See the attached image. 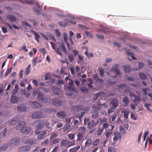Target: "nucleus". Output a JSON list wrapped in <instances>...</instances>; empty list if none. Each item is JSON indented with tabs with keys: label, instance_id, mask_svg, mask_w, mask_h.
Wrapping results in <instances>:
<instances>
[{
	"label": "nucleus",
	"instance_id": "f257e3e1",
	"mask_svg": "<svg viewBox=\"0 0 152 152\" xmlns=\"http://www.w3.org/2000/svg\"><path fill=\"white\" fill-rule=\"evenodd\" d=\"M81 107L80 106L75 105L71 109V111L72 110H75L76 109H77V114L76 116L80 121L82 117L85 114V113L88 111L86 108H81Z\"/></svg>",
	"mask_w": 152,
	"mask_h": 152
},
{
	"label": "nucleus",
	"instance_id": "f03ea898",
	"mask_svg": "<svg viewBox=\"0 0 152 152\" xmlns=\"http://www.w3.org/2000/svg\"><path fill=\"white\" fill-rule=\"evenodd\" d=\"M119 66V64H116L111 68L110 71L111 73H114V75L111 76L113 77H118L120 74V72L118 69Z\"/></svg>",
	"mask_w": 152,
	"mask_h": 152
},
{
	"label": "nucleus",
	"instance_id": "7ed1b4c3",
	"mask_svg": "<svg viewBox=\"0 0 152 152\" xmlns=\"http://www.w3.org/2000/svg\"><path fill=\"white\" fill-rule=\"evenodd\" d=\"M20 139L17 137H15L11 139L9 142L8 144L10 147L13 148L19 145Z\"/></svg>",
	"mask_w": 152,
	"mask_h": 152
},
{
	"label": "nucleus",
	"instance_id": "20e7f679",
	"mask_svg": "<svg viewBox=\"0 0 152 152\" xmlns=\"http://www.w3.org/2000/svg\"><path fill=\"white\" fill-rule=\"evenodd\" d=\"M35 133L37 136V139L39 140L42 139L45 137L47 134L46 130L39 131L36 130L35 131Z\"/></svg>",
	"mask_w": 152,
	"mask_h": 152
},
{
	"label": "nucleus",
	"instance_id": "39448f33",
	"mask_svg": "<svg viewBox=\"0 0 152 152\" xmlns=\"http://www.w3.org/2000/svg\"><path fill=\"white\" fill-rule=\"evenodd\" d=\"M39 101L42 103H46L48 101V99L45 96L42 92H39L37 97Z\"/></svg>",
	"mask_w": 152,
	"mask_h": 152
},
{
	"label": "nucleus",
	"instance_id": "423d86ee",
	"mask_svg": "<svg viewBox=\"0 0 152 152\" xmlns=\"http://www.w3.org/2000/svg\"><path fill=\"white\" fill-rule=\"evenodd\" d=\"M75 143V140H73L72 141L70 142L68 140H64L61 142L60 145L61 147L70 146L73 145Z\"/></svg>",
	"mask_w": 152,
	"mask_h": 152
},
{
	"label": "nucleus",
	"instance_id": "0eeeda50",
	"mask_svg": "<svg viewBox=\"0 0 152 152\" xmlns=\"http://www.w3.org/2000/svg\"><path fill=\"white\" fill-rule=\"evenodd\" d=\"M31 116L33 118L38 119L41 118L43 116V113L40 111H37L33 113Z\"/></svg>",
	"mask_w": 152,
	"mask_h": 152
},
{
	"label": "nucleus",
	"instance_id": "6e6552de",
	"mask_svg": "<svg viewBox=\"0 0 152 152\" xmlns=\"http://www.w3.org/2000/svg\"><path fill=\"white\" fill-rule=\"evenodd\" d=\"M31 130V128L29 127L23 126L21 129L20 132L24 135L28 134L30 133Z\"/></svg>",
	"mask_w": 152,
	"mask_h": 152
},
{
	"label": "nucleus",
	"instance_id": "1a4fd4ad",
	"mask_svg": "<svg viewBox=\"0 0 152 152\" xmlns=\"http://www.w3.org/2000/svg\"><path fill=\"white\" fill-rule=\"evenodd\" d=\"M119 101L117 98H113L111 100L109 103V105L112 107L116 108L118 106Z\"/></svg>",
	"mask_w": 152,
	"mask_h": 152
},
{
	"label": "nucleus",
	"instance_id": "9d476101",
	"mask_svg": "<svg viewBox=\"0 0 152 152\" xmlns=\"http://www.w3.org/2000/svg\"><path fill=\"white\" fill-rule=\"evenodd\" d=\"M38 141L36 139H34L33 138H29L25 141L24 143L25 144H28L31 145L37 144Z\"/></svg>",
	"mask_w": 152,
	"mask_h": 152
},
{
	"label": "nucleus",
	"instance_id": "9b49d317",
	"mask_svg": "<svg viewBox=\"0 0 152 152\" xmlns=\"http://www.w3.org/2000/svg\"><path fill=\"white\" fill-rule=\"evenodd\" d=\"M73 22L71 20H69L67 19H65L64 22H58L59 25L62 26H65V25L69 26L72 24Z\"/></svg>",
	"mask_w": 152,
	"mask_h": 152
},
{
	"label": "nucleus",
	"instance_id": "f8f14e48",
	"mask_svg": "<svg viewBox=\"0 0 152 152\" xmlns=\"http://www.w3.org/2000/svg\"><path fill=\"white\" fill-rule=\"evenodd\" d=\"M52 104L56 106H60L62 104V101L57 98H55L52 99Z\"/></svg>",
	"mask_w": 152,
	"mask_h": 152
},
{
	"label": "nucleus",
	"instance_id": "ddd939ff",
	"mask_svg": "<svg viewBox=\"0 0 152 152\" xmlns=\"http://www.w3.org/2000/svg\"><path fill=\"white\" fill-rule=\"evenodd\" d=\"M36 124H37L36 125V127L37 129V130H38L41 129L42 128L44 125V122L43 121H37L34 122V125Z\"/></svg>",
	"mask_w": 152,
	"mask_h": 152
},
{
	"label": "nucleus",
	"instance_id": "4468645a",
	"mask_svg": "<svg viewBox=\"0 0 152 152\" xmlns=\"http://www.w3.org/2000/svg\"><path fill=\"white\" fill-rule=\"evenodd\" d=\"M31 149V147L28 146H22L19 148V152H27Z\"/></svg>",
	"mask_w": 152,
	"mask_h": 152
},
{
	"label": "nucleus",
	"instance_id": "2eb2a0df",
	"mask_svg": "<svg viewBox=\"0 0 152 152\" xmlns=\"http://www.w3.org/2000/svg\"><path fill=\"white\" fill-rule=\"evenodd\" d=\"M20 119L18 117H15L12 119L9 122V124L10 125L15 124L17 123L20 122Z\"/></svg>",
	"mask_w": 152,
	"mask_h": 152
},
{
	"label": "nucleus",
	"instance_id": "dca6fc26",
	"mask_svg": "<svg viewBox=\"0 0 152 152\" xmlns=\"http://www.w3.org/2000/svg\"><path fill=\"white\" fill-rule=\"evenodd\" d=\"M52 90L53 92L57 95H60L62 93V91L57 87L53 86Z\"/></svg>",
	"mask_w": 152,
	"mask_h": 152
},
{
	"label": "nucleus",
	"instance_id": "f3484780",
	"mask_svg": "<svg viewBox=\"0 0 152 152\" xmlns=\"http://www.w3.org/2000/svg\"><path fill=\"white\" fill-rule=\"evenodd\" d=\"M50 43L51 44V45L52 47V48L57 53V54L61 56H62V53H61L60 50L59 48H55V43L50 42Z\"/></svg>",
	"mask_w": 152,
	"mask_h": 152
},
{
	"label": "nucleus",
	"instance_id": "a211bd4d",
	"mask_svg": "<svg viewBox=\"0 0 152 152\" xmlns=\"http://www.w3.org/2000/svg\"><path fill=\"white\" fill-rule=\"evenodd\" d=\"M66 113L64 111H61L58 112L56 114L57 117L60 118H63L65 117Z\"/></svg>",
	"mask_w": 152,
	"mask_h": 152
},
{
	"label": "nucleus",
	"instance_id": "6ab92c4d",
	"mask_svg": "<svg viewBox=\"0 0 152 152\" xmlns=\"http://www.w3.org/2000/svg\"><path fill=\"white\" fill-rule=\"evenodd\" d=\"M19 122L20 123H19L15 127L16 130L20 131L22 127L25 126L26 124V123L24 121H22L21 123L20 121Z\"/></svg>",
	"mask_w": 152,
	"mask_h": 152
},
{
	"label": "nucleus",
	"instance_id": "aec40b11",
	"mask_svg": "<svg viewBox=\"0 0 152 152\" xmlns=\"http://www.w3.org/2000/svg\"><path fill=\"white\" fill-rule=\"evenodd\" d=\"M18 100L19 98L13 94L11 96L10 102L11 103H17Z\"/></svg>",
	"mask_w": 152,
	"mask_h": 152
},
{
	"label": "nucleus",
	"instance_id": "412c9836",
	"mask_svg": "<svg viewBox=\"0 0 152 152\" xmlns=\"http://www.w3.org/2000/svg\"><path fill=\"white\" fill-rule=\"evenodd\" d=\"M17 110L19 111L25 112L26 110L27 109L26 106L22 105L18 106Z\"/></svg>",
	"mask_w": 152,
	"mask_h": 152
},
{
	"label": "nucleus",
	"instance_id": "4be33fe9",
	"mask_svg": "<svg viewBox=\"0 0 152 152\" xmlns=\"http://www.w3.org/2000/svg\"><path fill=\"white\" fill-rule=\"evenodd\" d=\"M122 102L123 104V106L125 107L128 106L129 103V99L127 97L123 98Z\"/></svg>",
	"mask_w": 152,
	"mask_h": 152
},
{
	"label": "nucleus",
	"instance_id": "5701e85b",
	"mask_svg": "<svg viewBox=\"0 0 152 152\" xmlns=\"http://www.w3.org/2000/svg\"><path fill=\"white\" fill-rule=\"evenodd\" d=\"M9 144L5 143L2 145L0 147V151H3L6 150L9 147Z\"/></svg>",
	"mask_w": 152,
	"mask_h": 152
},
{
	"label": "nucleus",
	"instance_id": "b1692460",
	"mask_svg": "<svg viewBox=\"0 0 152 152\" xmlns=\"http://www.w3.org/2000/svg\"><path fill=\"white\" fill-rule=\"evenodd\" d=\"M32 33L35 36L34 39L36 40L38 42H39V38H40V37L37 34V33L34 31L32 30L31 31Z\"/></svg>",
	"mask_w": 152,
	"mask_h": 152
},
{
	"label": "nucleus",
	"instance_id": "393cba45",
	"mask_svg": "<svg viewBox=\"0 0 152 152\" xmlns=\"http://www.w3.org/2000/svg\"><path fill=\"white\" fill-rule=\"evenodd\" d=\"M141 100V99L139 96H136L133 100V102L136 104H138L140 103Z\"/></svg>",
	"mask_w": 152,
	"mask_h": 152
},
{
	"label": "nucleus",
	"instance_id": "a878e982",
	"mask_svg": "<svg viewBox=\"0 0 152 152\" xmlns=\"http://www.w3.org/2000/svg\"><path fill=\"white\" fill-rule=\"evenodd\" d=\"M67 89L70 92L68 94L69 96L72 95L74 93V88L72 87L71 86H69L67 87Z\"/></svg>",
	"mask_w": 152,
	"mask_h": 152
},
{
	"label": "nucleus",
	"instance_id": "bb28decb",
	"mask_svg": "<svg viewBox=\"0 0 152 152\" xmlns=\"http://www.w3.org/2000/svg\"><path fill=\"white\" fill-rule=\"evenodd\" d=\"M59 48L60 49L62 50V51H63L65 54H67V50H66L63 44H61L59 46Z\"/></svg>",
	"mask_w": 152,
	"mask_h": 152
},
{
	"label": "nucleus",
	"instance_id": "cd10ccee",
	"mask_svg": "<svg viewBox=\"0 0 152 152\" xmlns=\"http://www.w3.org/2000/svg\"><path fill=\"white\" fill-rule=\"evenodd\" d=\"M31 105L33 107L36 108H39L41 106V105L37 102H32L31 103Z\"/></svg>",
	"mask_w": 152,
	"mask_h": 152
},
{
	"label": "nucleus",
	"instance_id": "c85d7f7f",
	"mask_svg": "<svg viewBox=\"0 0 152 152\" xmlns=\"http://www.w3.org/2000/svg\"><path fill=\"white\" fill-rule=\"evenodd\" d=\"M94 121H89L88 124V128L89 129H91L94 127Z\"/></svg>",
	"mask_w": 152,
	"mask_h": 152
},
{
	"label": "nucleus",
	"instance_id": "c756f323",
	"mask_svg": "<svg viewBox=\"0 0 152 152\" xmlns=\"http://www.w3.org/2000/svg\"><path fill=\"white\" fill-rule=\"evenodd\" d=\"M139 77L140 79L142 80H145L147 78V75L144 73L140 72L139 74Z\"/></svg>",
	"mask_w": 152,
	"mask_h": 152
},
{
	"label": "nucleus",
	"instance_id": "7c9ffc66",
	"mask_svg": "<svg viewBox=\"0 0 152 152\" xmlns=\"http://www.w3.org/2000/svg\"><path fill=\"white\" fill-rule=\"evenodd\" d=\"M7 17L8 19L12 22H14L16 20L15 17L12 15H8L7 16Z\"/></svg>",
	"mask_w": 152,
	"mask_h": 152
},
{
	"label": "nucleus",
	"instance_id": "2f4dec72",
	"mask_svg": "<svg viewBox=\"0 0 152 152\" xmlns=\"http://www.w3.org/2000/svg\"><path fill=\"white\" fill-rule=\"evenodd\" d=\"M10 129L9 128L7 129V128H5L4 129V131L3 132L2 134V136L3 137H5L6 134H7V133H9L10 131Z\"/></svg>",
	"mask_w": 152,
	"mask_h": 152
},
{
	"label": "nucleus",
	"instance_id": "473e14b6",
	"mask_svg": "<svg viewBox=\"0 0 152 152\" xmlns=\"http://www.w3.org/2000/svg\"><path fill=\"white\" fill-rule=\"evenodd\" d=\"M83 134L82 133H79L77 135V140L78 141H80L82 140L83 138Z\"/></svg>",
	"mask_w": 152,
	"mask_h": 152
},
{
	"label": "nucleus",
	"instance_id": "72a5a7b5",
	"mask_svg": "<svg viewBox=\"0 0 152 152\" xmlns=\"http://www.w3.org/2000/svg\"><path fill=\"white\" fill-rule=\"evenodd\" d=\"M92 144L91 140L90 138H88L85 143L86 147H88Z\"/></svg>",
	"mask_w": 152,
	"mask_h": 152
},
{
	"label": "nucleus",
	"instance_id": "f704fd0d",
	"mask_svg": "<svg viewBox=\"0 0 152 152\" xmlns=\"http://www.w3.org/2000/svg\"><path fill=\"white\" fill-rule=\"evenodd\" d=\"M124 71L127 73H129L130 71V67L129 65H127L126 66H124Z\"/></svg>",
	"mask_w": 152,
	"mask_h": 152
},
{
	"label": "nucleus",
	"instance_id": "c9c22d12",
	"mask_svg": "<svg viewBox=\"0 0 152 152\" xmlns=\"http://www.w3.org/2000/svg\"><path fill=\"white\" fill-rule=\"evenodd\" d=\"M119 131L122 134H125L126 132V130L124 129V127L122 126H120L119 127Z\"/></svg>",
	"mask_w": 152,
	"mask_h": 152
},
{
	"label": "nucleus",
	"instance_id": "e433bc0d",
	"mask_svg": "<svg viewBox=\"0 0 152 152\" xmlns=\"http://www.w3.org/2000/svg\"><path fill=\"white\" fill-rule=\"evenodd\" d=\"M79 133H82L83 134H84L86 132V129L85 128L84 126H81L79 129Z\"/></svg>",
	"mask_w": 152,
	"mask_h": 152
},
{
	"label": "nucleus",
	"instance_id": "4c0bfd02",
	"mask_svg": "<svg viewBox=\"0 0 152 152\" xmlns=\"http://www.w3.org/2000/svg\"><path fill=\"white\" fill-rule=\"evenodd\" d=\"M102 92H99L98 93L95 94L94 96L93 97V100L94 101H95L96 100H97V99L98 98L99 96L101 95L102 94Z\"/></svg>",
	"mask_w": 152,
	"mask_h": 152
},
{
	"label": "nucleus",
	"instance_id": "58836bf2",
	"mask_svg": "<svg viewBox=\"0 0 152 152\" xmlns=\"http://www.w3.org/2000/svg\"><path fill=\"white\" fill-rule=\"evenodd\" d=\"M81 91L84 94H87L88 91V89L87 88L82 87L80 88Z\"/></svg>",
	"mask_w": 152,
	"mask_h": 152
},
{
	"label": "nucleus",
	"instance_id": "ea45409f",
	"mask_svg": "<svg viewBox=\"0 0 152 152\" xmlns=\"http://www.w3.org/2000/svg\"><path fill=\"white\" fill-rule=\"evenodd\" d=\"M57 136V133L56 132L52 133L51 134L50 136V139L52 140L54 139Z\"/></svg>",
	"mask_w": 152,
	"mask_h": 152
},
{
	"label": "nucleus",
	"instance_id": "a19ab883",
	"mask_svg": "<svg viewBox=\"0 0 152 152\" xmlns=\"http://www.w3.org/2000/svg\"><path fill=\"white\" fill-rule=\"evenodd\" d=\"M129 111L128 110H125L124 111V117L125 120L128 118Z\"/></svg>",
	"mask_w": 152,
	"mask_h": 152
},
{
	"label": "nucleus",
	"instance_id": "79ce46f5",
	"mask_svg": "<svg viewBox=\"0 0 152 152\" xmlns=\"http://www.w3.org/2000/svg\"><path fill=\"white\" fill-rule=\"evenodd\" d=\"M19 87L18 85L17 84L15 85L14 89L13 91V94H15L17 93L19 89Z\"/></svg>",
	"mask_w": 152,
	"mask_h": 152
},
{
	"label": "nucleus",
	"instance_id": "37998d69",
	"mask_svg": "<svg viewBox=\"0 0 152 152\" xmlns=\"http://www.w3.org/2000/svg\"><path fill=\"white\" fill-rule=\"evenodd\" d=\"M45 112L47 113H51L53 112H56V110L55 109H47L45 110Z\"/></svg>",
	"mask_w": 152,
	"mask_h": 152
},
{
	"label": "nucleus",
	"instance_id": "c03bdc74",
	"mask_svg": "<svg viewBox=\"0 0 152 152\" xmlns=\"http://www.w3.org/2000/svg\"><path fill=\"white\" fill-rule=\"evenodd\" d=\"M100 107L99 105H94L93 107V110L94 111H96V112L97 111L99 110L100 109Z\"/></svg>",
	"mask_w": 152,
	"mask_h": 152
},
{
	"label": "nucleus",
	"instance_id": "a18cd8bd",
	"mask_svg": "<svg viewBox=\"0 0 152 152\" xmlns=\"http://www.w3.org/2000/svg\"><path fill=\"white\" fill-rule=\"evenodd\" d=\"M99 113L98 112H93L92 114V117L93 118H96L99 116Z\"/></svg>",
	"mask_w": 152,
	"mask_h": 152
},
{
	"label": "nucleus",
	"instance_id": "49530a36",
	"mask_svg": "<svg viewBox=\"0 0 152 152\" xmlns=\"http://www.w3.org/2000/svg\"><path fill=\"white\" fill-rule=\"evenodd\" d=\"M115 108H114L113 107H112L111 106V108H109L108 110V113L109 114H110L114 112L115 111Z\"/></svg>",
	"mask_w": 152,
	"mask_h": 152
},
{
	"label": "nucleus",
	"instance_id": "de8ad7c7",
	"mask_svg": "<svg viewBox=\"0 0 152 152\" xmlns=\"http://www.w3.org/2000/svg\"><path fill=\"white\" fill-rule=\"evenodd\" d=\"M68 58L69 61L71 62H72L74 60L73 56L72 54H69L68 56Z\"/></svg>",
	"mask_w": 152,
	"mask_h": 152
},
{
	"label": "nucleus",
	"instance_id": "09e8293b",
	"mask_svg": "<svg viewBox=\"0 0 152 152\" xmlns=\"http://www.w3.org/2000/svg\"><path fill=\"white\" fill-rule=\"evenodd\" d=\"M122 138V136L121 135L118 136H115L113 138V140L114 141H116L118 139L121 140Z\"/></svg>",
	"mask_w": 152,
	"mask_h": 152
},
{
	"label": "nucleus",
	"instance_id": "8fccbe9b",
	"mask_svg": "<svg viewBox=\"0 0 152 152\" xmlns=\"http://www.w3.org/2000/svg\"><path fill=\"white\" fill-rule=\"evenodd\" d=\"M103 128L99 129L96 131V134L97 135H99L101 134L103 132Z\"/></svg>",
	"mask_w": 152,
	"mask_h": 152
},
{
	"label": "nucleus",
	"instance_id": "3c124183",
	"mask_svg": "<svg viewBox=\"0 0 152 152\" xmlns=\"http://www.w3.org/2000/svg\"><path fill=\"white\" fill-rule=\"evenodd\" d=\"M37 57H36L35 58H33L32 60V63L33 64V65L34 66H35L37 65Z\"/></svg>",
	"mask_w": 152,
	"mask_h": 152
},
{
	"label": "nucleus",
	"instance_id": "603ef678",
	"mask_svg": "<svg viewBox=\"0 0 152 152\" xmlns=\"http://www.w3.org/2000/svg\"><path fill=\"white\" fill-rule=\"evenodd\" d=\"M68 137L69 139L72 140L74 139L75 135L74 134L70 133L68 135Z\"/></svg>",
	"mask_w": 152,
	"mask_h": 152
},
{
	"label": "nucleus",
	"instance_id": "864d4df0",
	"mask_svg": "<svg viewBox=\"0 0 152 152\" xmlns=\"http://www.w3.org/2000/svg\"><path fill=\"white\" fill-rule=\"evenodd\" d=\"M99 71L101 76L102 77L104 75V70L103 68H101L99 69Z\"/></svg>",
	"mask_w": 152,
	"mask_h": 152
},
{
	"label": "nucleus",
	"instance_id": "5fc2aeb1",
	"mask_svg": "<svg viewBox=\"0 0 152 152\" xmlns=\"http://www.w3.org/2000/svg\"><path fill=\"white\" fill-rule=\"evenodd\" d=\"M127 55L130 56L133 60H136L137 59V58L134 56V54L132 53L129 52H127Z\"/></svg>",
	"mask_w": 152,
	"mask_h": 152
},
{
	"label": "nucleus",
	"instance_id": "6e6d98bb",
	"mask_svg": "<svg viewBox=\"0 0 152 152\" xmlns=\"http://www.w3.org/2000/svg\"><path fill=\"white\" fill-rule=\"evenodd\" d=\"M70 127V125L69 124H67L64 125L63 129L64 132H65L67 129H69Z\"/></svg>",
	"mask_w": 152,
	"mask_h": 152
},
{
	"label": "nucleus",
	"instance_id": "4d7b16f0",
	"mask_svg": "<svg viewBox=\"0 0 152 152\" xmlns=\"http://www.w3.org/2000/svg\"><path fill=\"white\" fill-rule=\"evenodd\" d=\"M30 72V69H28L26 68L24 72V74L25 75H28Z\"/></svg>",
	"mask_w": 152,
	"mask_h": 152
},
{
	"label": "nucleus",
	"instance_id": "13d9d810",
	"mask_svg": "<svg viewBox=\"0 0 152 152\" xmlns=\"http://www.w3.org/2000/svg\"><path fill=\"white\" fill-rule=\"evenodd\" d=\"M50 78V75L49 72L47 73L45 76V80H48Z\"/></svg>",
	"mask_w": 152,
	"mask_h": 152
},
{
	"label": "nucleus",
	"instance_id": "bf43d9fd",
	"mask_svg": "<svg viewBox=\"0 0 152 152\" xmlns=\"http://www.w3.org/2000/svg\"><path fill=\"white\" fill-rule=\"evenodd\" d=\"M115 148L110 147L108 149V152H115Z\"/></svg>",
	"mask_w": 152,
	"mask_h": 152
},
{
	"label": "nucleus",
	"instance_id": "052dcab7",
	"mask_svg": "<svg viewBox=\"0 0 152 152\" xmlns=\"http://www.w3.org/2000/svg\"><path fill=\"white\" fill-rule=\"evenodd\" d=\"M144 65V64L141 62H139L138 64L139 69H140L143 68Z\"/></svg>",
	"mask_w": 152,
	"mask_h": 152
},
{
	"label": "nucleus",
	"instance_id": "680f3d73",
	"mask_svg": "<svg viewBox=\"0 0 152 152\" xmlns=\"http://www.w3.org/2000/svg\"><path fill=\"white\" fill-rule=\"evenodd\" d=\"M55 31L56 32V37H60L61 36V33L57 29H55Z\"/></svg>",
	"mask_w": 152,
	"mask_h": 152
},
{
	"label": "nucleus",
	"instance_id": "e2e57ef3",
	"mask_svg": "<svg viewBox=\"0 0 152 152\" xmlns=\"http://www.w3.org/2000/svg\"><path fill=\"white\" fill-rule=\"evenodd\" d=\"M85 33L86 35L88 36L90 38H92L93 37V35L90 33L89 31H85Z\"/></svg>",
	"mask_w": 152,
	"mask_h": 152
},
{
	"label": "nucleus",
	"instance_id": "0e129e2a",
	"mask_svg": "<svg viewBox=\"0 0 152 152\" xmlns=\"http://www.w3.org/2000/svg\"><path fill=\"white\" fill-rule=\"evenodd\" d=\"M12 68H11L9 69H7L5 73V76H7L12 71Z\"/></svg>",
	"mask_w": 152,
	"mask_h": 152
},
{
	"label": "nucleus",
	"instance_id": "69168bd1",
	"mask_svg": "<svg viewBox=\"0 0 152 152\" xmlns=\"http://www.w3.org/2000/svg\"><path fill=\"white\" fill-rule=\"evenodd\" d=\"M117 82V80H116L115 81H112V80H108V83L112 85H114L115 84L116 82Z\"/></svg>",
	"mask_w": 152,
	"mask_h": 152
},
{
	"label": "nucleus",
	"instance_id": "338daca9",
	"mask_svg": "<svg viewBox=\"0 0 152 152\" xmlns=\"http://www.w3.org/2000/svg\"><path fill=\"white\" fill-rule=\"evenodd\" d=\"M140 84L139 83H131L130 85L134 87H139V86Z\"/></svg>",
	"mask_w": 152,
	"mask_h": 152
},
{
	"label": "nucleus",
	"instance_id": "774afa93",
	"mask_svg": "<svg viewBox=\"0 0 152 152\" xmlns=\"http://www.w3.org/2000/svg\"><path fill=\"white\" fill-rule=\"evenodd\" d=\"M115 126L114 125H109L108 127V130L109 131H112L114 128Z\"/></svg>",
	"mask_w": 152,
	"mask_h": 152
}]
</instances>
